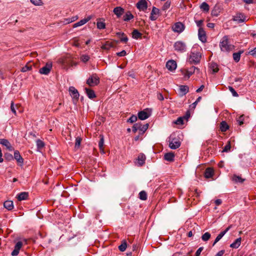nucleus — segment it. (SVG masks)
Instances as JSON below:
<instances>
[{"mask_svg":"<svg viewBox=\"0 0 256 256\" xmlns=\"http://www.w3.org/2000/svg\"><path fill=\"white\" fill-rule=\"evenodd\" d=\"M220 50L224 52H229L234 48V46L230 41L228 36H224L222 38L220 42Z\"/></svg>","mask_w":256,"mask_h":256,"instance_id":"obj_1","label":"nucleus"},{"mask_svg":"<svg viewBox=\"0 0 256 256\" xmlns=\"http://www.w3.org/2000/svg\"><path fill=\"white\" fill-rule=\"evenodd\" d=\"M168 142L169 143V147L172 150L178 148L180 146L181 144L179 138L176 136L175 134H172L170 136Z\"/></svg>","mask_w":256,"mask_h":256,"instance_id":"obj_2","label":"nucleus"},{"mask_svg":"<svg viewBox=\"0 0 256 256\" xmlns=\"http://www.w3.org/2000/svg\"><path fill=\"white\" fill-rule=\"evenodd\" d=\"M201 54L199 52H191L188 59L190 64H198L200 62Z\"/></svg>","mask_w":256,"mask_h":256,"instance_id":"obj_3","label":"nucleus"},{"mask_svg":"<svg viewBox=\"0 0 256 256\" xmlns=\"http://www.w3.org/2000/svg\"><path fill=\"white\" fill-rule=\"evenodd\" d=\"M148 124H142L141 122H137L135 124L132 126V131L134 132H136L138 130H139L142 134H144L148 128Z\"/></svg>","mask_w":256,"mask_h":256,"instance_id":"obj_4","label":"nucleus"},{"mask_svg":"<svg viewBox=\"0 0 256 256\" xmlns=\"http://www.w3.org/2000/svg\"><path fill=\"white\" fill-rule=\"evenodd\" d=\"M100 82L99 78L96 74H92L86 80V84L90 86H94Z\"/></svg>","mask_w":256,"mask_h":256,"instance_id":"obj_5","label":"nucleus"},{"mask_svg":"<svg viewBox=\"0 0 256 256\" xmlns=\"http://www.w3.org/2000/svg\"><path fill=\"white\" fill-rule=\"evenodd\" d=\"M175 50L179 52H185L186 50V44L182 41H177L174 44Z\"/></svg>","mask_w":256,"mask_h":256,"instance_id":"obj_6","label":"nucleus"},{"mask_svg":"<svg viewBox=\"0 0 256 256\" xmlns=\"http://www.w3.org/2000/svg\"><path fill=\"white\" fill-rule=\"evenodd\" d=\"M68 91L72 98L74 103L76 104L78 100L80 94L78 90L74 86H70Z\"/></svg>","mask_w":256,"mask_h":256,"instance_id":"obj_7","label":"nucleus"},{"mask_svg":"<svg viewBox=\"0 0 256 256\" xmlns=\"http://www.w3.org/2000/svg\"><path fill=\"white\" fill-rule=\"evenodd\" d=\"M184 24L180 22H177L175 23L172 27V29L174 32L177 33H181L184 30Z\"/></svg>","mask_w":256,"mask_h":256,"instance_id":"obj_8","label":"nucleus"},{"mask_svg":"<svg viewBox=\"0 0 256 256\" xmlns=\"http://www.w3.org/2000/svg\"><path fill=\"white\" fill-rule=\"evenodd\" d=\"M52 68V63H46L45 66L40 68L39 70L40 74H42L47 75L48 74Z\"/></svg>","mask_w":256,"mask_h":256,"instance_id":"obj_9","label":"nucleus"},{"mask_svg":"<svg viewBox=\"0 0 256 256\" xmlns=\"http://www.w3.org/2000/svg\"><path fill=\"white\" fill-rule=\"evenodd\" d=\"M137 8L140 11H145L148 8V2L146 0H140L136 4Z\"/></svg>","mask_w":256,"mask_h":256,"instance_id":"obj_10","label":"nucleus"},{"mask_svg":"<svg viewBox=\"0 0 256 256\" xmlns=\"http://www.w3.org/2000/svg\"><path fill=\"white\" fill-rule=\"evenodd\" d=\"M195 72L197 73L200 72V70L195 66H192L190 69L186 70L185 73L184 74L185 76H187L188 78L190 77Z\"/></svg>","mask_w":256,"mask_h":256,"instance_id":"obj_11","label":"nucleus"},{"mask_svg":"<svg viewBox=\"0 0 256 256\" xmlns=\"http://www.w3.org/2000/svg\"><path fill=\"white\" fill-rule=\"evenodd\" d=\"M198 36L199 40L203 43H204L206 42V32L204 30L200 28L198 32Z\"/></svg>","mask_w":256,"mask_h":256,"instance_id":"obj_12","label":"nucleus"},{"mask_svg":"<svg viewBox=\"0 0 256 256\" xmlns=\"http://www.w3.org/2000/svg\"><path fill=\"white\" fill-rule=\"evenodd\" d=\"M22 246V242H16L14 246V250L12 252V256H16L18 254L20 249Z\"/></svg>","mask_w":256,"mask_h":256,"instance_id":"obj_13","label":"nucleus"},{"mask_svg":"<svg viewBox=\"0 0 256 256\" xmlns=\"http://www.w3.org/2000/svg\"><path fill=\"white\" fill-rule=\"evenodd\" d=\"M160 12V10L154 6L152 8V10L151 12L150 19L152 20H155L157 19L158 15Z\"/></svg>","mask_w":256,"mask_h":256,"instance_id":"obj_14","label":"nucleus"},{"mask_svg":"<svg viewBox=\"0 0 256 256\" xmlns=\"http://www.w3.org/2000/svg\"><path fill=\"white\" fill-rule=\"evenodd\" d=\"M91 18H92V16H88L87 18H84L80 20V21L74 24L73 25V28H77L78 26H83L84 24H86L87 22H88L90 20Z\"/></svg>","mask_w":256,"mask_h":256,"instance_id":"obj_15","label":"nucleus"},{"mask_svg":"<svg viewBox=\"0 0 256 256\" xmlns=\"http://www.w3.org/2000/svg\"><path fill=\"white\" fill-rule=\"evenodd\" d=\"M233 20L238 23H242L245 21L246 16L242 14H237L234 16Z\"/></svg>","mask_w":256,"mask_h":256,"instance_id":"obj_16","label":"nucleus"},{"mask_svg":"<svg viewBox=\"0 0 256 256\" xmlns=\"http://www.w3.org/2000/svg\"><path fill=\"white\" fill-rule=\"evenodd\" d=\"M166 67L168 70H174L176 68V63L174 60H170L166 62Z\"/></svg>","mask_w":256,"mask_h":256,"instance_id":"obj_17","label":"nucleus"},{"mask_svg":"<svg viewBox=\"0 0 256 256\" xmlns=\"http://www.w3.org/2000/svg\"><path fill=\"white\" fill-rule=\"evenodd\" d=\"M150 116V114L146 110L140 111L138 113V117L140 120H144Z\"/></svg>","mask_w":256,"mask_h":256,"instance_id":"obj_18","label":"nucleus"},{"mask_svg":"<svg viewBox=\"0 0 256 256\" xmlns=\"http://www.w3.org/2000/svg\"><path fill=\"white\" fill-rule=\"evenodd\" d=\"M0 144L5 146L9 150H12L13 148L8 140L4 138H0Z\"/></svg>","mask_w":256,"mask_h":256,"instance_id":"obj_19","label":"nucleus"},{"mask_svg":"<svg viewBox=\"0 0 256 256\" xmlns=\"http://www.w3.org/2000/svg\"><path fill=\"white\" fill-rule=\"evenodd\" d=\"M230 229V226H228L224 231L220 232L215 239V240L213 244V246L215 245L224 236L229 230Z\"/></svg>","mask_w":256,"mask_h":256,"instance_id":"obj_20","label":"nucleus"},{"mask_svg":"<svg viewBox=\"0 0 256 256\" xmlns=\"http://www.w3.org/2000/svg\"><path fill=\"white\" fill-rule=\"evenodd\" d=\"M118 18H120L124 13V9L120 6L115 8L113 10Z\"/></svg>","mask_w":256,"mask_h":256,"instance_id":"obj_21","label":"nucleus"},{"mask_svg":"<svg viewBox=\"0 0 256 256\" xmlns=\"http://www.w3.org/2000/svg\"><path fill=\"white\" fill-rule=\"evenodd\" d=\"M14 158L16 160L17 162L20 164H22L24 162V159L21 156L20 152L18 150L14 151Z\"/></svg>","mask_w":256,"mask_h":256,"instance_id":"obj_22","label":"nucleus"},{"mask_svg":"<svg viewBox=\"0 0 256 256\" xmlns=\"http://www.w3.org/2000/svg\"><path fill=\"white\" fill-rule=\"evenodd\" d=\"M146 158V156L144 154H140L138 155L137 160L139 166H142L144 164Z\"/></svg>","mask_w":256,"mask_h":256,"instance_id":"obj_23","label":"nucleus"},{"mask_svg":"<svg viewBox=\"0 0 256 256\" xmlns=\"http://www.w3.org/2000/svg\"><path fill=\"white\" fill-rule=\"evenodd\" d=\"M4 207L8 210H11L14 208V204L12 201L6 200L4 203Z\"/></svg>","mask_w":256,"mask_h":256,"instance_id":"obj_24","label":"nucleus"},{"mask_svg":"<svg viewBox=\"0 0 256 256\" xmlns=\"http://www.w3.org/2000/svg\"><path fill=\"white\" fill-rule=\"evenodd\" d=\"M174 155L173 152L166 153L164 156V160L168 162H172L174 160Z\"/></svg>","mask_w":256,"mask_h":256,"instance_id":"obj_25","label":"nucleus"},{"mask_svg":"<svg viewBox=\"0 0 256 256\" xmlns=\"http://www.w3.org/2000/svg\"><path fill=\"white\" fill-rule=\"evenodd\" d=\"M116 35L120 38L121 42H124V43L127 42L128 40V38L124 33L118 32L116 33Z\"/></svg>","mask_w":256,"mask_h":256,"instance_id":"obj_26","label":"nucleus"},{"mask_svg":"<svg viewBox=\"0 0 256 256\" xmlns=\"http://www.w3.org/2000/svg\"><path fill=\"white\" fill-rule=\"evenodd\" d=\"M28 193L26 192H22L20 193L16 196L18 200L21 201L27 199Z\"/></svg>","mask_w":256,"mask_h":256,"instance_id":"obj_27","label":"nucleus"},{"mask_svg":"<svg viewBox=\"0 0 256 256\" xmlns=\"http://www.w3.org/2000/svg\"><path fill=\"white\" fill-rule=\"evenodd\" d=\"M86 92L90 98H93L96 97L94 91L88 88H85Z\"/></svg>","mask_w":256,"mask_h":256,"instance_id":"obj_28","label":"nucleus"},{"mask_svg":"<svg viewBox=\"0 0 256 256\" xmlns=\"http://www.w3.org/2000/svg\"><path fill=\"white\" fill-rule=\"evenodd\" d=\"M113 46H114L112 42L107 41L104 44H102L101 48L104 50H108Z\"/></svg>","mask_w":256,"mask_h":256,"instance_id":"obj_29","label":"nucleus"},{"mask_svg":"<svg viewBox=\"0 0 256 256\" xmlns=\"http://www.w3.org/2000/svg\"><path fill=\"white\" fill-rule=\"evenodd\" d=\"M240 243H241V238H238L237 239H236L235 240V241L234 242H232L230 245V247L232 248H237L240 246Z\"/></svg>","mask_w":256,"mask_h":256,"instance_id":"obj_30","label":"nucleus"},{"mask_svg":"<svg viewBox=\"0 0 256 256\" xmlns=\"http://www.w3.org/2000/svg\"><path fill=\"white\" fill-rule=\"evenodd\" d=\"M214 174V170L212 168H207L206 170L204 176L206 178H210Z\"/></svg>","mask_w":256,"mask_h":256,"instance_id":"obj_31","label":"nucleus"},{"mask_svg":"<svg viewBox=\"0 0 256 256\" xmlns=\"http://www.w3.org/2000/svg\"><path fill=\"white\" fill-rule=\"evenodd\" d=\"M229 128V126L228 124L222 121L220 124V129L222 132H226Z\"/></svg>","mask_w":256,"mask_h":256,"instance_id":"obj_32","label":"nucleus"},{"mask_svg":"<svg viewBox=\"0 0 256 256\" xmlns=\"http://www.w3.org/2000/svg\"><path fill=\"white\" fill-rule=\"evenodd\" d=\"M100 138L98 142V146L100 148V150L102 152L103 154L104 153V136L102 135L100 136Z\"/></svg>","mask_w":256,"mask_h":256,"instance_id":"obj_33","label":"nucleus"},{"mask_svg":"<svg viewBox=\"0 0 256 256\" xmlns=\"http://www.w3.org/2000/svg\"><path fill=\"white\" fill-rule=\"evenodd\" d=\"M210 70L213 73L217 72L218 70V66L215 62H211L210 64Z\"/></svg>","mask_w":256,"mask_h":256,"instance_id":"obj_34","label":"nucleus"},{"mask_svg":"<svg viewBox=\"0 0 256 256\" xmlns=\"http://www.w3.org/2000/svg\"><path fill=\"white\" fill-rule=\"evenodd\" d=\"M232 180L235 182L242 183L244 181V179L242 178L240 176L237 175H234Z\"/></svg>","mask_w":256,"mask_h":256,"instance_id":"obj_35","label":"nucleus"},{"mask_svg":"<svg viewBox=\"0 0 256 256\" xmlns=\"http://www.w3.org/2000/svg\"><path fill=\"white\" fill-rule=\"evenodd\" d=\"M180 92L182 95H185L188 92V87L187 86H180Z\"/></svg>","mask_w":256,"mask_h":256,"instance_id":"obj_36","label":"nucleus"},{"mask_svg":"<svg viewBox=\"0 0 256 256\" xmlns=\"http://www.w3.org/2000/svg\"><path fill=\"white\" fill-rule=\"evenodd\" d=\"M243 52V51H240L238 52L233 54V58L236 62H238L240 60V55Z\"/></svg>","mask_w":256,"mask_h":256,"instance_id":"obj_37","label":"nucleus"},{"mask_svg":"<svg viewBox=\"0 0 256 256\" xmlns=\"http://www.w3.org/2000/svg\"><path fill=\"white\" fill-rule=\"evenodd\" d=\"M142 36V34L140 33L137 30H134L132 32V36L134 39H138Z\"/></svg>","mask_w":256,"mask_h":256,"instance_id":"obj_38","label":"nucleus"},{"mask_svg":"<svg viewBox=\"0 0 256 256\" xmlns=\"http://www.w3.org/2000/svg\"><path fill=\"white\" fill-rule=\"evenodd\" d=\"M200 8L203 11L206 12H208L210 9L208 4L205 2H204L200 6Z\"/></svg>","mask_w":256,"mask_h":256,"instance_id":"obj_39","label":"nucleus"},{"mask_svg":"<svg viewBox=\"0 0 256 256\" xmlns=\"http://www.w3.org/2000/svg\"><path fill=\"white\" fill-rule=\"evenodd\" d=\"M134 18L133 15L130 12H128L124 16V21H128Z\"/></svg>","mask_w":256,"mask_h":256,"instance_id":"obj_40","label":"nucleus"},{"mask_svg":"<svg viewBox=\"0 0 256 256\" xmlns=\"http://www.w3.org/2000/svg\"><path fill=\"white\" fill-rule=\"evenodd\" d=\"M78 18V16H72L70 18H68L66 19L64 21V22L65 24H68L71 23L73 22H74Z\"/></svg>","mask_w":256,"mask_h":256,"instance_id":"obj_41","label":"nucleus"},{"mask_svg":"<svg viewBox=\"0 0 256 256\" xmlns=\"http://www.w3.org/2000/svg\"><path fill=\"white\" fill-rule=\"evenodd\" d=\"M210 236L211 235L210 233L206 232L202 236V239L203 241L206 242L210 238Z\"/></svg>","mask_w":256,"mask_h":256,"instance_id":"obj_42","label":"nucleus"},{"mask_svg":"<svg viewBox=\"0 0 256 256\" xmlns=\"http://www.w3.org/2000/svg\"><path fill=\"white\" fill-rule=\"evenodd\" d=\"M140 198L142 200H146L147 198L146 193L144 191H142L139 193Z\"/></svg>","mask_w":256,"mask_h":256,"instance_id":"obj_43","label":"nucleus"},{"mask_svg":"<svg viewBox=\"0 0 256 256\" xmlns=\"http://www.w3.org/2000/svg\"><path fill=\"white\" fill-rule=\"evenodd\" d=\"M231 148L230 142V141H228V144L225 146L222 152H228L230 151Z\"/></svg>","mask_w":256,"mask_h":256,"instance_id":"obj_44","label":"nucleus"},{"mask_svg":"<svg viewBox=\"0 0 256 256\" xmlns=\"http://www.w3.org/2000/svg\"><path fill=\"white\" fill-rule=\"evenodd\" d=\"M127 247V244L126 242H124L119 246L118 248L120 251L124 252Z\"/></svg>","mask_w":256,"mask_h":256,"instance_id":"obj_45","label":"nucleus"},{"mask_svg":"<svg viewBox=\"0 0 256 256\" xmlns=\"http://www.w3.org/2000/svg\"><path fill=\"white\" fill-rule=\"evenodd\" d=\"M170 1H166L164 4V6L162 7V10H166L168 9L170 6Z\"/></svg>","mask_w":256,"mask_h":256,"instance_id":"obj_46","label":"nucleus"},{"mask_svg":"<svg viewBox=\"0 0 256 256\" xmlns=\"http://www.w3.org/2000/svg\"><path fill=\"white\" fill-rule=\"evenodd\" d=\"M96 26H97V28L100 30L104 29L106 28L105 23L102 22H97Z\"/></svg>","mask_w":256,"mask_h":256,"instance_id":"obj_47","label":"nucleus"},{"mask_svg":"<svg viewBox=\"0 0 256 256\" xmlns=\"http://www.w3.org/2000/svg\"><path fill=\"white\" fill-rule=\"evenodd\" d=\"M36 146H37L38 148H42L44 147V144L42 140H36Z\"/></svg>","mask_w":256,"mask_h":256,"instance_id":"obj_48","label":"nucleus"},{"mask_svg":"<svg viewBox=\"0 0 256 256\" xmlns=\"http://www.w3.org/2000/svg\"><path fill=\"white\" fill-rule=\"evenodd\" d=\"M30 2L35 6H42L43 4L41 0H30Z\"/></svg>","mask_w":256,"mask_h":256,"instance_id":"obj_49","label":"nucleus"},{"mask_svg":"<svg viewBox=\"0 0 256 256\" xmlns=\"http://www.w3.org/2000/svg\"><path fill=\"white\" fill-rule=\"evenodd\" d=\"M228 90L232 92V96L235 97H237L238 96V93L234 90V89L232 86H228Z\"/></svg>","mask_w":256,"mask_h":256,"instance_id":"obj_50","label":"nucleus"},{"mask_svg":"<svg viewBox=\"0 0 256 256\" xmlns=\"http://www.w3.org/2000/svg\"><path fill=\"white\" fill-rule=\"evenodd\" d=\"M244 116L242 115L240 116L237 119V122L238 123L240 126H242L244 124Z\"/></svg>","mask_w":256,"mask_h":256,"instance_id":"obj_51","label":"nucleus"},{"mask_svg":"<svg viewBox=\"0 0 256 256\" xmlns=\"http://www.w3.org/2000/svg\"><path fill=\"white\" fill-rule=\"evenodd\" d=\"M81 139L80 138H77L76 140L75 148H78L80 145Z\"/></svg>","mask_w":256,"mask_h":256,"instance_id":"obj_52","label":"nucleus"},{"mask_svg":"<svg viewBox=\"0 0 256 256\" xmlns=\"http://www.w3.org/2000/svg\"><path fill=\"white\" fill-rule=\"evenodd\" d=\"M90 59V57L86 55H83L81 56L80 60L82 62H88Z\"/></svg>","mask_w":256,"mask_h":256,"instance_id":"obj_53","label":"nucleus"},{"mask_svg":"<svg viewBox=\"0 0 256 256\" xmlns=\"http://www.w3.org/2000/svg\"><path fill=\"white\" fill-rule=\"evenodd\" d=\"M137 120V116H131L129 119L128 120V122H130L131 123L134 122Z\"/></svg>","mask_w":256,"mask_h":256,"instance_id":"obj_54","label":"nucleus"},{"mask_svg":"<svg viewBox=\"0 0 256 256\" xmlns=\"http://www.w3.org/2000/svg\"><path fill=\"white\" fill-rule=\"evenodd\" d=\"M175 123L176 124H182L184 123V118L182 117L178 118Z\"/></svg>","mask_w":256,"mask_h":256,"instance_id":"obj_55","label":"nucleus"},{"mask_svg":"<svg viewBox=\"0 0 256 256\" xmlns=\"http://www.w3.org/2000/svg\"><path fill=\"white\" fill-rule=\"evenodd\" d=\"M31 69H32L31 66H26L22 68V72H26L27 71L30 70Z\"/></svg>","mask_w":256,"mask_h":256,"instance_id":"obj_56","label":"nucleus"},{"mask_svg":"<svg viewBox=\"0 0 256 256\" xmlns=\"http://www.w3.org/2000/svg\"><path fill=\"white\" fill-rule=\"evenodd\" d=\"M10 109H11V110L12 111V112L14 114H16V108H15V107H14V103L13 102H11V104H10Z\"/></svg>","mask_w":256,"mask_h":256,"instance_id":"obj_57","label":"nucleus"},{"mask_svg":"<svg viewBox=\"0 0 256 256\" xmlns=\"http://www.w3.org/2000/svg\"><path fill=\"white\" fill-rule=\"evenodd\" d=\"M126 52L124 50H122L120 52H118L116 54L119 56H126Z\"/></svg>","mask_w":256,"mask_h":256,"instance_id":"obj_58","label":"nucleus"},{"mask_svg":"<svg viewBox=\"0 0 256 256\" xmlns=\"http://www.w3.org/2000/svg\"><path fill=\"white\" fill-rule=\"evenodd\" d=\"M201 99H202L201 96H199L196 99V100L192 104V106H193L194 108L196 106L197 104L201 100Z\"/></svg>","mask_w":256,"mask_h":256,"instance_id":"obj_59","label":"nucleus"},{"mask_svg":"<svg viewBox=\"0 0 256 256\" xmlns=\"http://www.w3.org/2000/svg\"><path fill=\"white\" fill-rule=\"evenodd\" d=\"M202 250H203L202 247H200V248H198V250L196 252V256H199L200 255L202 251Z\"/></svg>","mask_w":256,"mask_h":256,"instance_id":"obj_60","label":"nucleus"},{"mask_svg":"<svg viewBox=\"0 0 256 256\" xmlns=\"http://www.w3.org/2000/svg\"><path fill=\"white\" fill-rule=\"evenodd\" d=\"M190 117V112L189 111H188L186 114L184 115V116L182 118H184V119H185L186 120H188V118Z\"/></svg>","mask_w":256,"mask_h":256,"instance_id":"obj_61","label":"nucleus"},{"mask_svg":"<svg viewBox=\"0 0 256 256\" xmlns=\"http://www.w3.org/2000/svg\"><path fill=\"white\" fill-rule=\"evenodd\" d=\"M157 98L160 100H164V96L161 93H158V94Z\"/></svg>","mask_w":256,"mask_h":256,"instance_id":"obj_62","label":"nucleus"},{"mask_svg":"<svg viewBox=\"0 0 256 256\" xmlns=\"http://www.w3.org/2000/svg\"><path fill=\"white\" fill-rule=\"evenodd\" d=\"M249 53L252 56H256V48L250 50Z\"/></svg>","mask_w":256,"mask_h":256,"instance_id":"obj_63","label":"nucleus"},{"mask_svg":"<svg viewBox=\"0 0 256 256\" xmlns=\"http://www.w3.org/2000/svg\"><path fill=\"white\" fill-rule=\"evenodd\" d=\"M224 253V250H221L219 251L216 255L215 256H222Z\"/></svg>","mask_w":256,"mask_h":256,"instance_id":"obj_64","label":"nucleus"}]
</instances>
